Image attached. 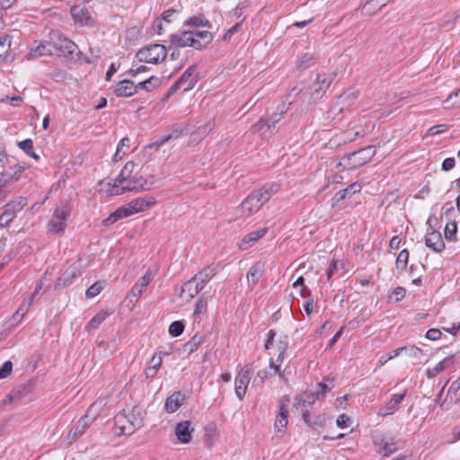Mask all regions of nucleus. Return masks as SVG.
<instances>
[{
  "mask_svg": "<svg viewBox=\"0 0 460 460\" xmlns=\"http://www.w3.org/2000/svg\"><path fill=\"white\" fill-rule=\"evenodd\" d=\"M213 34L208 31H183L171 35L170 42L176 48L191 47L201 50L213 40Z\"/></svg>",
  "mask_w": 460,
  "mask_h": 460,
  "instance_id": "obj_1",
  "label": "nucleus"
},
{
  "mask_svg": "<svg viewBox=\"0 0 460 460\" xmlns=\"http://www.w3.org/2000/svg\"><path fill=\"white\" fill-rule=\"evenodd\" d=\"M135 166L136 164L132 161L126 163L118 177L114 180V183L111 189L112 194L119 195L126 191H138L146 190L143 183L138 184L137 178L131 176Z\"/></svg>",
  "mask_w": 460,
  "mask_h": 460,
  "instance_id": "obj_2",
  "label": "nucleus"
},
{
  "mask_svg": "<svg viewBox=\"0 0 460 460\" xmlns=\"http://www.w3.org/2000/svg\"><path fill=\"white\" fill-rule=\"evenodd\" d=\"M146 416V411L142 410L141 407L136 405L132 408V410L126 413L125 411L120 412L116 417V423H122L123 420L128 421V425L122 424L119 427L120 434L122 435H131L137 429H140L144 424V418Z\"/></svg>",
  "mask_w": 460,
  "mask_h": 460,
  "instance_id": "obj_3",
  "label": "nucleus"
},
{
  "mask_svg": "<svg viewBox=\"0 0 460 460\" xmlns=\"http://www.w3.org/2000/svg\"><path fill=\"white\" fill-rule=\"evenodd\" d=\"M53 44V56L74 59L77 51V46L72 40L59 34L58 31L50 34Z\"/></svg>",
  "mask_w": 460,
  "mask_h": 460,
  "instance_id": "obj_4",
  "label": "nucleus"
},
{
  "mask_svg": "<svg viewBox=\"0 0 460 460\" xmlns=\"http://www.w3.org/2000/svg\"><path fill=\"white\" fill-rule=\"evenodd\" d=\"M70 208L61 202L54 210L51 219L48 223V230L51 234H62L66 228V222L70 217Z\"/></svg>",
  "mask_w": 460,
  "mask_h": 460,
  "instance_id": "obj_5",
  "label": "nucleus"
},
{
  "mask_svg": "<svg viewBox=\"0 0 460 460\" xmlns=\"http://www.w3.org/2000/svg\"><path fill=\"white\" fill-rule=\"evenodd\" d=\"M196 68V64L188 67V69L181 75V76L170 87L164 100L169 99L180 89H181L183 93L192 89L198 82V75H194Z\"/></svg>",
  "mask_w": 460,
  "mask_h": 460,
  "instance_id": "obj_6",
  "label": "nucleus"
},
{
  "mask_svg": "<svg viewBox=\"0 0 460 460\" xmlns=\"http://www.w3.org/2000/svg\"><path fill=\"white\" fill-rule=\"evenodd\" d=\"M136 56L139 62L157 64L165 59L167 50L162 44L148 45L139 49Z\"/></svg>",
  "mask_w": 460,
  "mask_h": 460,
  "instance_id": "obj_7",
  "label": "nucleus"
},
{
  "mask_svg": "<svg viewBox=\"0 0 460 460\" xmlns=\"http://www.w3.org/2000/svg\"><path fill=\"white\" fill-rule=\"evenodd\" d=\"M27 204L25 198L20 197L16 200H12L4 207V212L0 215V226H8L16 217V213L21 211Z\"/></svg>",
  "mask_w": 460,
  "mask_h": 460,
  "instance_id": "obj_8",
  "label": "nucleus"
},
{
  "mask_svg": "<svg viewBox=\"0 0 460 460\" xmlns=\"http://www.w3.org/2000/svg\"><path fill=\"white\" fill-rule=\"evenodd\" d=\"M376 149L373 146H368L367 147L361 148L358 151L349 153L346 155L344 158H346L349 162V165L351 168H357L364 165L371 158L375 155Z\"/></svg>",
  "mask_w": 460,
  "mask_h": 460,
  "instance_id": "obj_9",
  "label": "nucleus"
},
{
  "mask_svg": "<svg viewBox=\"0 0 460 460\" xmlns=\"http://www.w3.org/2000/svg\"><path fill=\"white\" fill-rule=\"evenodd\" d=\"M332 76L329 75H318L315 81L309 86V92L313 102L319 101L325 93L332 83Z\"/></svg>",
  "mask_w": 460,
  "mask_h": 460,
  "instance_id": "obj_10",
  "label": "nucleus"
},
{
  "mask_svg": "<svg viewBox=\"0 0 460 460\" xmlns=\"http://www.w3.org/2000/svg\"><path fill=\"white\" fill-rule=\"evenodd\" d=\"M252 369L248 367L241 368L235 377L234 390L237 398L242 401L246 394L251 380Z\"/></svg>",
  "mask_w": 460,
  "mask_h": 460,
  "instance_id": "obj_11",
  "label": "nucleus"
},
{
  "mask_svg": "<svg viewBox=\"0 0 460 460\" xmlns=\"http://www.w3.org/2000/svg\"><path fill=\"white\" fill-rule=\"evenodd\" d=\"M250 131L252 134H258L261 139H268L276 132L272 124L264 116L251 127Z\"/></svg>",
  "mask_w": 460,
  "mask_h": 460,
  "instance_id": "obj_12",
  "label": "nucleus"
},
{
  "mask_svg": "<svg viewBox=\"0 0 460 460\" xmlns=\"http://www.w3.org/2000/svg\"><path fill=\"white\" fill-rule=\"evenodd\" d=\"M24 171V165L17 164L11 166L10 172H4L0 173V187H6L12 182L18 181Z\"/></svg>",
  "mask_w": 460,
  "mask_h": 460,
  "instance_id": "obj_13",
  "label": "nucleus"
},
{
  "mask_svg": "<svg viewBox=\"0 0 460 460\" xmlns=\"http://www.w3.org/2000/svg\"><path fill=\"white\" fill-rule=\"evenodd\" d=\"M425 244L428 248L438 253L442 252L445 249V243L441 234L435 229H431L426 234Z\"/></svg>",
  "mask_w": 460,
  "mask_h": 460,
  "instance_id": "obj_14",
  "label": "nucleus"
},
{
  "mask_svg": "<svg viewBox=\"0 0 460 460\" xmlns=\"http://www.w3.org/2000/svg\"><path fill=\"white\" fill-rule=\"evenodd\" d=\"M194 429L191 427L190 420L181 421L176 424L175 435L180 442L187 444L192 439Z\"/></svg>",
  "mask_w": 460,
  "mask_h": 460,
  "instance_id": "obj_15",
  "label": "nucleus"
},
{
  "mask_svg": "<svg viewBox=\"0 0 460 460\" xmlns=\"http://www.w3.org/2000/svg\"><path fill=\"white\" fill-rule=\"evenodd\" d=\"M279 190L277 184L265 185L258 190H253L250 194L254 197V199L261 203V207L266 203L270 197Z\"/></svg>",
  "mask_w": 460,
  "mask_h": 460,
  "instance_id": "obj_16",
  "label": "nucleus"
},
{
  "mask_svg": "<svg viewBox=\"0 0 460 460\" xmlns=\"http://www.w3.org/2000/svg\"><path fill=\"white\" fill-rule=\"evenodd\" d=\"M455 357L453 355L446 357L444 359L436 364L432 368L426 370V376L429 379L434 378L442 371L455 367Z\"/></svg>",
  "mask_w": 460,
  "mask_h": 460,
  "instance_id": "obj_17",
  "label": "nucleus"
},
{
  "mask_svg": "<svg viewBox=\"0 0 460 460\" xmlns=\"http://www.w3.org/2000/svg\"><path fill=\"white\" fill-rule=\"evenodd\" d=\"M137 93V84H135L133 81L128 79L119 82L114 89V93L118 97H130Z\"/></svg>",
  "mask_w": 460,
  "mask_h": 460,
  "instance_id": "obj_18",
  "label": "nucleus"
},
{
  "mask_svg": "<svg viewBox=\"0 0 460 460\" xmlns=\"http://www.w3.org/2000/svg\"><path fill=\"white\" fill-rule=\"evenodd\" d=\"M133 209L130 208V204L128 203L125 206L118 208L113 213H111L107 218L102 221L104 226H111L116 223L119 219L128 217L134 215Z\"/></svg>",
  "mask_w": 460,
  "mask_h": 460,
  "instance_id": "obj_19",
  "label": "nucleus"
},
{
  "mask_svg": "<svg viewBox=\"0 0 460 460\" xmlns=\"http://www.w3.org/2000/svg\"><path fill=\"white\" fill-rule=\"evenodd\" d=\"M268 232L267 227H263L261 229H259L257 231L251 232L244 235V237L242 239L241 243H239V247L241 250H248L252 246H253L259 239L263 237Z\"/></svg>",
  "mask_w": 460,
  "mask_h": 460,
  "instance_id": "obj_20",
  "label": "nucleus"
},
{
  "mask_svg": "<svg viewBox=\"0 0 460 460\" xmlns=\"http://www.w3.org/2000/svg\"><path fill=\"white\" fill-rule=\"evenodd\" d=\"M93 420V418H89V415L87 413L85 415H84L77 421V423L71 429V430L69 431V434H68V438L71 440L77 439L79 437H81L84 433V431L89 427V425Z\"/></svg>",
  "mask_w": 460,
  "mask_h": 460,
  "instance_id": "obj_21",
  "label": "nucleus"
},
{
  "mask_svg": "<svg viewBox=\"0 0 460 460\" xmlns=\"http://www.w3.org/2000/svg\"><path fill=\"white\" fill-rule=\"evenodd\" d=\"M202 290L201 288L197 284L196 280L191 278L181 287L180 296L185 298L186 301H190L195 296Z\"/></svg>",
  "mask_w": 460,
  "mask_h": 460,
  "instance_id": "obj_22",
  "label": "nucleus"
},
{
  "mask_svg": "<svg viewBox=\"0 0 460 460\" xmlns=\"http://www.w3.org/2000/svg\"><path fill=\"white\" fill-rule=\"evenodd\" d=\"M185 400V394L181 392H174L165 401V411L169 413L175 412L183 404Z\"/></svg>",
  "mask_w": 460,
  "mask_h": 460,
  "instance_id": "obj_23",
  "label": "nucleus"
},
{
  "mask_svg": "<svg viewBox=\"0 0 460 460\" xmlns=\"http://www.w3.org/2000/svg\"><path fill=\"white\" fill-rule=\"evenodd\" d=\"M217 269L216 267L209 265L208 267L203 268L198 273H196L192 278L196 280L197 284L202 289L205 288L206 284L216 275Z\"/></svg>",
  "mask_w": 460,
  "mask_h": 460,
  "instance_id": "obj_24",
  "label": "nucleus"
},
{
  "mask_svg": "<svg viewBox=\"0 0 460 460\" xmlns=\"http://www.w3.org/2000/svg\"><path fill=\"white\" fill-rule=\"evenodd\" d=\"M71 13L75 21L82 26H94L96 24L95 20L90 15L89 11L85 8L77 9L76 7H74L72 8Z\"/></svg>",
  "mask_w": 460,
  "mask_h": 460,
  "instance_id": "obj_25",
  "label": "nucleus"
},
{
  "mask_svg": "<svg viewBox=\"0 0 460 460\" xmlns=\"http://www.w3.org/2000/svg\"><path fill=\"white\" fill-rule=\"evenodd\" d=\"M155 203L156 200L153 197H140L129 202L130 208L133 209L135 214L150 208Z\"/></svg>",
  "mask_w": 460,
  "mask_h": 460,
  "instance_id": "obj_26",
  "label": "nucleus"
},
{
  "mask_svg": "<svg viewBox=\"0 0 460 460\" xmlns=\"http://www.w3.org/2000/svg\"><path fill=\"white\" fill-rule=\"evenodd\" d=\"M288 408L286 407L285 403H282L281 405H279V415L275 420L274 428L276 433L280 435H283L285 433L288 425Z\"/></svg>",
  "mask_w": 460,
  "mask_h": 460,
  "instance_id": "obj_27",
  "label": "nucleus"
},
{
  "mask_svg": "<svg viewBox=\"0 0 460 460\" xmlns=\"http://www.w3.org/2000/svg\"><path fill=\"white\" fill-rule=\"evenodd\" d=\"M152 280V274L149 270L140 279L138 283H136L131 290L130 295L136 297V300L141 296V294L146 289L147 286Z\"/></svg>",
  "mask_w": 460,
  "mask_h": 460,
  "instance_id": "obj_28",
  "label": "nucleus"
},
{
  "mask_svg": "<svg viewBox=\"0 0 460 460\" xmlns=\"http://www.w3.org/2000/svg\"><path fill=\"white\" fill-rule=\"evenodd\" d=\"M361 190V184L358 182H354L349 185L347 188L338 191L334 197L333 199L336 202H340L341 200H344L346 199L351 198L355 193L359 192Z\"/></svg>",
  "mask_w": 460,
  "mask_h": 460,
  "instance_id": "obj_29",
  "label": "nucleus"
},
{
  "mask_svg": "<svg viewBox=\"0 0 460 460\" xmlns=\"http://www.w3.org/2000/svg\"><path fill=\"white\" fill-rule=\"evenodd\" d=\"M263 265L260 262L255 263L247 272V282L250 288H253L263 274Z\"/></svg>",
  "mask_w": 460,
  "mask_h": 460,
  "instance_id": "obj_30",
  "label": "nucleus"
},
{
  "mask_svg": "<svg viewBox=\"0 0 460 460\" xmlns=\"http://www.w3.org/2000/svg\"><path fill=\"white\" fill-rule=\"evenodd\" d=\"M316 399H318V395H316L315 393L305 392L296 398L294 407L296 409H299L300 407L309 408L314 403Z\"/></svg>",
  "mask_w": 460,
  "mask_h": 460,
  "instance_id": "obj_31",
  "label": "nucleus"
},
{
  "mask_svg": "<svg viewBox=\"0 0 460 460\" xmlns=\"http://www.w3.org/2000/svg\"><path fill=\"white\" fill-rule=\"evenodd\" d=\"M261 203L254 199L251 194L242 202L241 208L243 214L251 216L261 208Z\"/></svg>",
  "mask_w": 460,
  "mask_h": 460,
  "instance_id": "obj_32",
  "label": "nucleus"
},
{
  "mask_svg": "<svg viewBox=\"0 0 460 460\" xmlns=\"http://www.w3.org/2000/svg\"><path fill=\"white\" fill-rule=\"evenodd\" d=\"M400 444L401 442L399 440L390 438L389 439L382 442L378 451L384 456H389L400 447Z\"/></svg>",
  "mask_w": 460,
  "mask_h": 460,
  "instance_id": "obj_33",
  "label": "nucleus"
},
{
  "mask_svg": "<svg viewBox=\"0 0 460 460\" xmlns=\"http://www.w3.org/2000/svg\"><path fill=\"white\" fill-rule=\"evenodd\" d=\"M78 272L75 270H66L56 281V288H63L67 287L73 282V279L77 277Z\"/></svg>",
  "mask_w": 460,
  "mask_h": 460,
  "instance_id": "obj_34",
  "label": "nucleus"
},
{
  "mask_svg": "<svg viewBox=\"0 0 460 460\" xmlns=\"http://www.w3.org/2000/svg\"><path fill=\"white\" fill-rule=\"evenodd\" d=\"M206 336L201 333H196L188 342L184 345L185 351L192 353L196 351L199 347L205 341Z\"/></svg>",
  "mask_w": 460,
  "mask_h": 460,
  "instance_id": "obj_35",
  "label": "nucleus"
},
{
  "mask_svg": "<svg viewBox=\"0 0 460 460\" xmlns=\"http://www.w3.org/2000/svg\"><path fill=\"white\" fill-rule=\"evenodd\" d=\"M315 59L314 54L305 53L299 57L296 66L298 70L304 71L312 66L315 63Z\"/></svg>",
  "mask_w": 460,
  "mask_h": 460,
  "instance_id": "obj_36",
  "label": "nucleus"
},
{
  "mask_svg": "<svg viewBox=\"0 0 460 460\" xmlns=\"http://www.w3.org/2000/svg\"><path fill=\"white\" fill-rule=\"evenodd\" d=\"M160 84H161L160 78L153 75L142 82H139L137 84V90L138 91L139 89H141V90H145L146 92H151V91L155 90V88H157L160 85Z\"/></svg>",
  "mask_w": 460,
  "mask_h": 460,
  "instance_id": "obj_37",
  "label": "nucleus"
},
{
  "mask_svg": "<svg viewBox=\"0 0 460 460\" xmlns=\"http://www.w3.org/2000/svg\"><path fill=\"white\" fill-rule=\"evenodd\" d=\"M185 26L189 27H211L210 22L205 18L203 14L190 17L185 22Z\"/></svg>",
  "mask_w": 460,
  "mask_h": 460,
  "instance_id": "obj_38",
  "label": "nucleus"
},
{
  "mask_svg": "<svg viewBox=\"0 0 460 460\" xmlns=\"http://www.w3.org/2000/svg\"><path fill=\"white\" fill-rule=\"evenodd\" d=\"M108 316V313L106 311H100L97 313L87 323L86 331L90 332L92 330H96L99 326L105 321Z\"/></svg>",
  "mask_w": 460,
  "mask_h": 460,
  "instance_id": "obj_39",
  "label": "nucleus"
},
{
  "mask_svg": "<svg viewBox=\"0 0 460 460\" xmlns=\"http://www.w3.org/2000/svg\"><path fill=\"white\" fill-rule=\"evenodd\" d=\"M286 113V106L284 103H281L278 106L277 111H274L270 115H265L264 117L267 118V120L270 121V124H272L274 130L276 129V124L279 123L282 118L283 115Z\"/></svg>",
  "mask_w": 460,
  "mask_h": 460,
  "instance_id": "obj_40",
  "label": "nucleus"
},
{
  "mask_svg": "<svg viewBox=\"0 0 460 460\" xmlns=\"http://www.w3.org/2000/svg\"><path fill=\"white\" fill-rule=\"evenodd\" d=\"M53 44H52V40L50 39V40L49 41H44V42H41L40 44H39L34 51L36 54H38V56H53V53H52V50H53Z\"/></svg>",
  "mask_w": 460,
  "mask_h": 460,
  "instance_id": "obj_41",
  "label": "nucleus"
},
{
  "mask_svg": "<svg viewBox=\"0 0 460 460\" xmlns=\"http://www.w3.org/2000/svg\"><path fill=\"white\" fill-rule=\"evenodd\" d=\"M409 260V251L407 249H403L400 252L396 258V270L400 271H403L406 270Z\"/></svg>",
  "mask_w": 460,
  "mask_h": 460,
  "instance_id": "obj_42",
  "label": "nucleus"
},
{
  "mask_svg": "<svg viewBox=\"0 0 460 460\" xmlns=\"http://www.w3.org/2000/svg\"><path fill=\"white\" fill-rule=\"evenodd\" d=\"M457 224L456 221L449 222L444 229V235L447 241H456Z\"/></svg>",
  "mask_w": 460,
  "mask_h": 460,
  "instance_id": "obj_43",
  "label": "nucleus"
},
{
  "mask_svg": "<svg viewBox=\"0 0 460 460\" xmlns=\"http://www.w3.org/2000/svg\"><path fill=\"white\" fill-rule=\"evenodd\" d=\"M403 350H405V351H409L410 353L414 354V355H416L417 353H419V352H420V351H421V350H420V349H419V348H417V347H415V346H404V347H401V348H398V349H396L395 350H394V351H393V354H391V355L388 357V358H387V359H385L384 361H381V364L383 365V364H385L387 360L392 359V358H395V357L399 356V355H400V353H401L402 351H403Z\"/></svg>",
  "mask_w": 460,
  "mask_h": 460,
  "instance_id": "obj_44",
  "label": "nucleus"
},
{
  "mask_svg": "<svg viewBox=\"0 0 460 460\" xmlns=\"http://www.w3.org/2000/svg\"><path fill=\"white\" fill-rule=\"evenodd\" d=\"M181 133H182V130L175 128V129H173L172 131V133H170L167 136L164 137L162 139H160L159 141L154 143L150 146H155L156 148H158V147H160L161 146H163L164 144L169 142L172 139L179 138L181 137Z\"/></svg>",
  "mask_w": 460,
  "mask_h": 460,
  "instance_id": "obj_45",
  "label": "nucleus"
},
{
  "mask_svg": "<svg viewBox=\"0 0 460 460\" xmlns=\"http://www.w3.org/2000/svg\"><path fill=\"white\" fill-rule=\"evenodd\" d=\"M208 303L207 300L201 296L196 303L193 317L195 319H200L199 314H205L207 311Z\"/></svg>",
  "mask_w": 460,
  "mask_h": 460,
  "instance_id": "obj_46",
  "label": "nucleus"
},
{
  "mask_svg": "<svg viewBox=\"0 0 460 460\" xmlns=\"http://www.w3.org/2000/svg\"><path fill=\"white\" fill-rule=\"evenodd\" d=\"M11 40L8 36L0 38V60L6 59V54L10 49Z\"/></svg>",
  "mask_w": 460,
  "mask_h": 460,
  "instance_id": "obj_47",
  "label": "nucleus"
},
{
  "mask_svg": "<svg viewBox=\"0 0 460 460\" xmlns=\"http://www.w3.org/2000/svg\"><path fill=\"white\" fill-rule=\"evenodd\" d=\"M184 331V324L181 321H174L169 327V333L173 337L180 336Z\"/></svg>",
  "mask_w": 460,
  "mask_h": 460,
  "instance_id": "obj_48",
  "label": "nucleus"
},
{
  "mask_svg": "<svg viewBox=\"0 0 460 460\" xmlns=\"http://www.w3.org/2000/svg\"><path fill=\"white\" fill-rule=\"evenodd\" d=\"M103 289V285L97 281L93 283L90 288H87L85 292V296L87 298H93L99 295L101 291Z\"/></svg>",
  "mask_w": 460,
  "mask_h": 460,
  "instance_id": "obj_49",
  "label": "nucleus"
},
{
  "mask_svg": "<svg viewBox=\"0 0 460 460\" xmlns=\"http://www.w3.org/2000/svg\"><path fill=\"white\" fill-rule=\"evenodd\" d=\"M397 410V405L394 404L392 401H389L385 406L380 408L377 414L380 416H387L393 414Z\"/></svg>",
  "mask_w": 460,
  "mask_h": 460,
  "instance_id": "obj_50",
  "label": "nucleus"
},
{
  "mask_svg": "<svg viewBox=\"0 0 460 460\" xmlns=\"http://www.w3.org/2000/svg\"><path fill=\"white\" fill-rule=\"evenodd\" d=\"M215 128V121H208L207 124L199 127L195 132V134L204 137L207 136L213 128Z\"/></svg>",
  "mask_w": 460,
  "mask_h": 460,
  "instance_id": "obj_51",
  "label": "nucleus"
},
{
  "mask_svg": "<svg viewBox=\"0 0 460 460\" xmlns=\"http://www.w3.org/2000/svg\"><path fill=\"white\" fill-rule=\"evenodd\" d=\"M13 370V363L10 360L5 361L0 367V379L7 377Z\"/></svg>",
  "mask_w": 460,
  "mask_h": 460,
  "instance_id": "obj_52",
  "label": "nucleus"
},
{
  "mask_svg": "<svg viewBox=\"0 0 460 460\" xmlns=\"http://www.w3.org/2000/svg\"><path fill=\"white\" fill-rule=\"evenodd\" d=\"M328 417L325 414H320L314 418L312 421L310 428L316 429L318 427H324L326 425V421Z\"/></svg>",
  "mask_w": 460,
  "mask_h": 460,
  "instance_id": "obj_53",
  "label": "nucleus"
},
{
  "mask_svg": "<svg viewBox=\"0 0 460 460\" xmlns=\"http://www.w3.org/2000/svg\"><path fill=\"white\" fill-rule=\"evenodd\" d=\"M18 146L27 155L31 154L33 150V141L31 138H27L18 143Z\"/></svg>",
  "mask_w": 460,
  "mask_h": 460,
  "instance_id": "obj_54",
  "label": "nucleus"
},
{
  "mask_svg": "<svg viewBox=\"0 0 460 460\" xmlns=\"http://www.w3.org/2000/svg\"><path fill=\"white\" fill-rule=\"evenodd\" d=\"M358 137H359V132H358V131L353 134V137L347 136V133H343L340 137H337V138H338L337 145H341V143L346 144V143L352 142Z\"/></svg>",
  "mask_w": 460,
  "mask_h": 460,
  "instance_id": "obj_55",
  "label": "nucleus"
},
{
  "mask_svg": "<svg viewBox=\"0 0 460 460\" xmlns=\"http://www.w3.org/2000/svg\"><path fill=\"white\" fill-rule=\"evenodd\" d=\"M336 423H337L338 427L343 429V428H347L350 425L351 420L346 414H341L338 417Z\"/></svg>",
  "mask_w": 460,
  "mask_h": 460,
  "instance_id": "obj_56",
  "label": "nucleus"
},
{
  "mask_svg": "<svg viewBox=\"0 0 460 460\" xmlns=\"http://www.w3.org/2000/svg\"><path fill=\"white\" fill-rule=\"evenodd\" d=\"M455 164H456L455 158L454 157H448V158H446L443 161L441 168H442L443 171L447 172V171L453 169L455 167Z\"/></svg>",
  "mask_w": 460,
  "mask_h": 460,
  "instance_id": "obj_57",
  "label": "nucleus"
},
{
  "mask_svg": "<svg viewBox=\"0 0 460 460\" xmlns=\"http://www.w3.org/2000/svg\"><path fill=\"white\" fill-rule=\"evenodd\" d=\"M441 336V332L438 329H429L426 332V338L430 341H438Z\"/></svg>",
  "mask_w": 460,
  "mask_h": 460,
  "instance_id": "obj_58",
  "label": "nucleus"
},
{
  "mask_svg": "<svg viewBox=\"0 0 460 460\" xmlns=\"http://www.w3.org/2000/svg\"><path fill=\"white\" fill-rule=\"evenodd\" d=\"M11 394H13V399L19 401L23 398L26 394L25 387H18L11 391Z\"/></svg>",
  "mask_w": 460,
  "mask_h": 460,
  "instance_id": "obj_59",
  "label": "nucleus"
},
{
  "mask_svg": "<svg viewBox=\"0 0 460 460\" xmlns=\"http://www.w3.org/2000/svg\"><path fill=\"white\" fill-rule=\"evenodd\" d=\"M447 128H448V126L446 124H439V125L431 127L429 129V131L431 135H437V134L446 131L447 129Z\"/></svg>",
  "mask_w": 460,
  "mask_h": 460,
  "instance_id": "obj_60",
  "label": "nucleus"
},
{
  "mask_svg": "<svg viewBox=\"0 0 460 460\" xmlns=\"http://www.w3.org/2000/svg\"><path fill=\"white\" fill-rule=\"evenodd\" d=\"M275 335H276V332L274 330H270L268 332L267 339H266L265 344H264V347L266 349H269L270 348V346L272 345Z\"/></svg>",
  "mask_w": 460,
  "mask_h": 460,
  "instance_id": "obj_61",
  "label": "nucleus"
},
{
  "mask_svg": "<svg viewBox=\"0 0 460 460\" xmlns=\"http://www.w3.org/2000/svg\"><path fill=\"white\" fill-rule=\"evenodd\" d=\"M302 411V419L304 420V422L308 426L310 427L311 426V423H312V420L310 419V412H309V409L308 408H303V407H300L299 408Z\"/></svg>",
  "mask_w": 460,
  "mask_h": 460,
  "instance_id": "obj_62",
  "label": "nucleus"
},
{
  "mask_svg": "<svg viewBox=\"0 0 460 460\" xmlns=\"http://www.w3.org/2000/svg\"><path fill=\"white\" fill-rule=\"evenodd\" d=\"M453 97H459V100L457 102H456L455 103H453L452 106L460 107V88L458 90L451 93L449 94V96L447 97V99L445 101V102L448 103L453 99Z\"/></svg>",
  "mask_w": 460,
  "mask_h": 460,
  "instance_id": "obj_63",
  "label": "nucleus"
},
{
  "mask_svg": "<svg viewBox=\"0 0 460 460\" xmlns=\"http://www.w3.org/2000/svg\"><path fill=\"white\" fill-rule=\"evenodd\" d=\"M448 393H455V394L459 393V395H460V376L458 377L457 380L454 381L451 384Z\"/></svg>",
  "mask_w": 460,
  "mask_h": 460,
  "instance_id": "obj_64",
  "label": "nucleus"
}]
</instances>
